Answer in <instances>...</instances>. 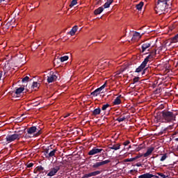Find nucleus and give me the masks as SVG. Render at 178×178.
<instances>
[{
  "mask_svg": "<svg viewBox=\"0 0 178 178\" xmlns=\"http://www.w3.org/2000/svg\"><path fill=\"white\" fill-rule=\"evenodd\" d=\"M172 0H158L155 7V11L159 15H162L166 12V9L170 8Z\"/></svg>",
  "mask_w": 178,
  "mask_h": 178,
  "instance_id": "f257e3e1",
  "label": "nucleus"
},
{
  "mask_svg": "<svg viewBox=\"0 0 178 178\" xmlns=\"http://www.w3.org/2000/svg\"><path fill=\"white\" fill-rule=\"evenodd\" d=\"M161 118L159 119L163 122V123H169L172 120H176V114L173 113L172 111H163L161 112Z\"/></svg>",
  "mask_w": 178,
  "mask_h": 178,
  "instance_id": "f03ea898",
  "label": "nucleus"
},
{
  "mask_svg": "<svg viewBox=\"0 0 178 178\" xmlns=\"http://www.w3.org/2000/svg\"><path fill=\"white\" fill-rule=\"evenodd\" d=\"M23 130L15 131L13 134L7 135L6 138V144L13 143V141H19L22 138Z\"/></svg>",
  "mask_w": 178,
  "mask_h": 178,
  "instance_id": "7ed1b4c3",
  "label": "nucleus"
},
{
  "mask_svg": "<svg viewBox=\"0 0 178 178\" xmlns=\"http://www.w3.org/2000/svg\"><path fill=\"white\" fill-rule=\"evenodd\" d=\"M152 58H154V56H152V54H149V56H147L145 58L144 61L141 63V65L138 68H136V72L140 73V72H143V70H144V69L145 68V66H147L148 62H149V60H152Z\"/></svg>",
  "mask_w": 178,
  "mask_h": 178,
  "instance_id": "20e7f679",
  "label": "nucleus"
},
{
  "mask_svg": "<svg viewBox=\"0 0 178 178\" xmlns=\"http://www.w3.org/2000/svg\"><path fill=\"white\" fill-rule=\"evenodd\" d=\"M52 145H50L47 148H46L44 151V155L47 159H49V158H52L53 156H55V154H56V151L58 149H54L53 150L49 151L50 149H52Z\"/></svg>",
  "mask_w": 178,
  "mask_h": 178,
  "instance_id": "39448f33",
  "label": "nucleus"
},
{
  "mask_svg": "<svg viewBox=\"0 0 178 178\" xmlns=\"http://www.w3.org/2000/svg\"><path fill=\"white\" fill-rule=\"evenodd\" d=\"M41 87V83L38 81L31 82V79L27 83L26 86V90H38Z\"/></svg>",
  "mask_w": 178,
  "mask_h": 178,
  "instance_id": "423d86ee",
  "label": "nucleus"
},
{
  "mask_svg": "<svg viewBox=\"0 0 178 178\" xmlns=\"http://www.w3.org/2000/svg\"><path fill=\"white\" fill-rule=\"evenodd\" d=\"M59 170H60V167L59 165H56V167L51 168L49 172L47 174V176H49V177H52L53 176H55L56 172H59Z\"/></svg>",
  "mask_w": 178,
  "mask_h": 178,
  "instance_id": "0eeeda50",
  "label": "nucleus"
},
{
  "mask_svg": "<svg viewBox=\"0 0 178 178\" xmlns=\"http://www.w3.org/2000/svg\"><path fill=\"white\" fill-rule=\"evenodd\" d=\"M104 151V149H98L97 147H93L90 151L88 152V155H95L97 154H101Z\"/></svg>",
  "mask_w": 178,
  "mask_h": 178,
  "instance_id": "6e6552de",
  "label": "nucleus"
},
{
  "mask_svg": "<svg viewBox=\"0 0 178 178\" xmlns=\"http://www.w3.org/2000/svg\"><path fill=\"white\" fill-rule=\"evenodd\" d=\"M22 92H24V90H13L12 92H10V94H11L12 97H14L15 98H17L19 97H21V94Z\"/></svg>",
  "mask_w": 178,
  "mask_h": 178,
  "instance_id": "1a4fd4ad",
  "label": "nucleus"
},
{
  "mask_svg": "<svg viewBox=\"0 0 178 178\" xmlns=\"http://www.w3.org/2000/svg\"><path fill=\"white\" fill-rule=\"evenodd\" d=\"M98 175H101V171L97 170L92 172H90L88 174H85L82 178H88V177H92L94 176H98Z\"/></svg>",
  "mask_w": 178,
  "mask_h": 178,
  "instance_id": "9d476101",
  "label": "nucleus"
},
{
  "mask_svg": "<svg viewBox=\"0 0 178 178\" xmlns=\"http://www.w3.org/2000/svg\"><path fill=\"white\" fill-rule=\"evenodd\" d=\"M109 149H114V151H118L120 149L121 145L120 143H111L108 145Z\"/></svg>",
  "mask_w": 178,
  "mask_h": 178,
  "instance_id": "9b49d317",
  "label": "nucleus"
},
{
  "mask_svg": "<svg viewBox=\"0 0 178 178\" xmlns=\"http://www.w3.org/2000/svg\"><path fill=\"white\" fill-rule=\"evenodd\" d=\"M37 127L35 126H33V127H31L29 128H28V130H27V134H34L35 133V131H37Z\"/></svg>",
  "mask_w": 178,
  "mask_h": 178,
  "instance_id": "f8f14e48",
  "label": "nucleus"
},
{
  "mask_svg": "<svg viewBox=\"0 0 178 178\" xmlns=\"http://www.w3.org/2000/svg\"><path fill=\"white\" fill-rule=\"evenodd\" d=\"M141 38V35L138 32H135L132 37V41H138Z\"/></svg>",
  "mask_w": 178,
  "mask_h": 178,
  "instance_id": "ddd939ff",
  "label": "nucleus"
},
{
  "mask_svg": "<svg viewBox=\"0 0 178 178\" xmlns=\"http://www.w3.org/2000/svg\"><path fill=\"white\" fill-rule=\"evenodd\" d=\"M57 79L56 75L55 74H50L47 76V81L48 83H54L55 80Z\"/></svg>",
  "mask_w": 178,
  "mask_h": 178,
  "instance_id": "4468645a",
  "label": "nucleus"
},
{
  "mask_svg": "<svg viewBox=\"0 0 178 178\" xmlns=\"http://www.w3.org/2000/svg\"><path fill=\"white\" fill-rule=\"evenodd\" d=\"M154 149H155V148L154 147H150L147 149V152L143 154L144 158H147V156H149V155H151V154H152V152H154Z\"/></svg>",
  "mask_w": 178,
  "mask_h": 178,
  "instance_id": "2eb2a0df",
  "label": "nucleus"
},
{
  "mask_svg": "<svg viewBox=\"0 0 178 178\" xmlns=\"http://www.w3.org/2000/svg\"><path fill=\"white\" fill-rule=\"evenodd\" d=\"M102 90H95V91L92 92L90 93V95H92V97H98L100 94H102L104 92H101Z\"/></svg>",
  "mask_w": 178,
  "mask_h": 178,
  "instance_id": "dca6fc26",
  "label": "nucleus"
},
{
  "mask_svg": "<svg viewBox=\"0 0 178 178\" xmlns=\"http://www.w3.org/2000/svg\"><path fill=\"white\" fill-rule=\"evenodd\" d=\"M120 97H122V95L117 97L113 102V105H120L122 104V100H120Z\"/></svg>",
  "mask_w": 178,
  "mask_h": 178,
  "instance_id": "f3484780",
  "label": "nucleus"
},
{
  "mask_svg": "<svg viewBox=\"0 0 178 178\" xmlns=\"http://www.w3.org/2000/svg\"><path fill=\"white\" fill-rule=\"evenodd\" d=\"M151 47L150 43H145L142 45V52H145L146 49H148Z\"/></svg>",
  "mask_w": 178,
  "mask_h": 178,
  "instance_id": "a211bd4d",
  "label": "nucleus"
},
{
  "mask_svg": "<svg viewBox=\"0 0 178 178\" xmlns=\"http://www.w3.org/2000/svg\"><path fill=\"white\" fill-rule=\"evenodd\" d=\"M176 42H178V33L170 38V44H176Z\"/></svg>",
  "mask_w": 178,
  "mask_h": 178,
  "instance_id": "6ab92c4d",
  "label": "nucleus"
},
{
  "mask_svg": "<svg viewBox=\"0 0 178 178\" xmlns=\"http://www.w3.org/2000/svg\"><path fill=\"white\" fill-rule=\"evenodd\" d=\"M104 12V8L103 7H99L97 9H96L94 12L95 15H101Z\"/></svg>",
  "mask_w": 178,
  "mask_h": 178,
  "instance_id": "aec40b11",
  "label": "nucleus"
},
{
  "mask_svg": "<svg viewBox=\"0 0 178 178\" xmlns=\"http://www.w3.org/2000/svg\"><path fill=\"white\" fill-rule=\"evenodd\" d=\"M138 178H152V174L149 172L145 173L143 175L138 176Z\"/></svg>",
  "mask_w": 178,
  "mask_h": 178,
  "instance_id": "412c9836",
  "label": "nucleus"
},
{
  "mask_svg": "<svg viewBox=\"0 0 178 178\" xmlns=\"http://www.w3.org/2000/svg\"><path fill=\"white\" fill-rule=\"evenodd\" d=\"M78 29V26H74L72 30L70 31V35H74L77 31Z\"/></svg>",
  "mask_w": 178,
  "mask_h": 178,
  "instance_id": "4be33fe9",
  "label": "nucleus"
},
{
  "mask_svg": "<svg viewBox=\"0 0 178 178\" xmlns=\"http://www.w3.org/2000/svg\"><path fill=\"white\" fill-rule=\"evenodd\" d=\"M100 113H101V108H95L92 111L93 116H97V115H99Z\"/></svg>",
  "mask_w": 178,
  "mask_h": 178,
  "instance_id": "5701e85b",
  "label": "nucleus"
},
{
  "mask_svg": "<svg viewBox=\"0 0 178 178\" xmlns=\"http://www.w3.org/2000/svg\"><path fill=\"white\" fill-rule=\"evenodd\" d=\"M144 6V2L140 1L138 4L136 5V8L138 10H141Z\"/></svg>",
  "mask_w": 178,
  "mask_h": 178,
  "instance_id": "b1692460",
  "label": "nucleus"
},
{
  "mask_svg": "<svg viewBox=\"0 0 178 178\" xmlns=\"http://www.w3.org/2000/svg\"><path fill=\"white\" fill-rule=\"evenodd\" d=\"M40 134H42V129L40 128V127H38L37 131H35V136L38 137V136H40Z\"/></svg>",
  "mask_w": 178,
  "mask_h": 178,
  "instance_id": "393cba45",
  "label": "nucleus"
},
{
  "mask_svg": "<svg viewBox=\"0 0 178 178\" xmlns=\"http://www.w3.org/2000/svg\"><path fill=\"white\" fill-rule=\"evenodd\" d=\"M101 166L100 162H97L92 165V169H98Z\"/></svg>",
  "mask_w": 178,
  "mask_h": 178,
  "instance_id": "a878e982",
  "label": "nucleus"
},
{
  "mask_svg": "<svg viewBox=\"0 0 178 178\" xmlns=\"http://www.w3.org/2000/svg\"><path fill=\"white\" fill-rule=\"evenodd\" d=\"M108 163H111V160L108 159L100 162L101 166H104V165H108Z\"/></svg>",
  "mask_w": 178,
  "mask_h": 178,
  "instance_id": "bb28decb",
  "label": "nucleus"
},
{
  "mask_svg": "<svg viewBox=\"0 0 178 178\" xmlns=\"http://www.w3.org/2000/svg\"><path fill=\"white\" fill-rule=\"evenodd\" d=\"M117 122H119V123L122 122H124V120H126V117H119L115 120Z\"/></svg>",
  "mask_w": 178,
  "mask_h": 178,
  "instance_id": "cd10ccee",
  "label": "nucleus"
},
{
  "mask_svg": "<svg viewBox=\"0 0 178 178\" xmlns=\"http://www.w3.org/2000/svg\"><path fill=\"white\" fill-rule=\"evenodd\" d=\"M134 161H136L135 157L130 158V159H126L124 160V162L126 163L127 162H134Z\"/></svg>",
  "mask_w": 178,
  "mask_h": 178,
  "instance_id": "c85d7f7f",
  "label": "nucleus"
},
{
  "mask_svg": "<svg viewBox=\"0 0 178 178\" xmlns=\"http://www.w3.org/2000/svg\"><path fill=\"white\" fill-rule=\"evenodd\" d=\"M75 5H77V0H72L70 4V8H73Z\"/></svg>",
  "mask_w": 178,
  "mask_h": 178,
  "instance_id": "c756f323",
  "label": "nucleus"
},
{
  "mask_svg": "<svg viewBox=\"0 0 178 178\" xmlns=\"http://www.w3.org/2000/svg\"><path fill=\"white\" fill-rule=\"evenodd\" d=\"M166 158H168V154H163L161 158L160 159L161 162H163V161H165Z\"/></svg>",
  "mask_w": 178,
  "mask_h": 178,
  "instance_id": "7c9ffc66",
  "label": "nucleus"
},
{
  "mask_svg": "<svg viewBox=\"0 0 178 178\" xmlns=\"http://www.w3.org/2000/svg\"><path fill=\"white\" fill-rule=\"evenodd\" d=\"M60 62H65L69 59V56H64L63 57H60Z\"/></svg>",
  "mask_w": 178,
  "mask_h": 178,
  "instance_id": "2f4dec72",
  "label": "nucleus"
},
{
  "mask_svg": "<svg viewBox=\"0 0 178 178\" xmlns=\"http://www.w3.org/2000/svg\"><path fill=\"white\" fill-rule=\"evenodd\" d=\"M109 106H111V105H109V104H106L103 105V106L102 108V111H106V108H109Z\"/></svg>",
  "mask_w": 178,
  "mask_h": 178,
  "instance_id": "473e14b6",
  "label": "nucleus"
},
{
  "mask_svg": "<svg viewBox=\"0 0 178 178\" xmlns=\"http://www.w3.org/2000/svg\"><path fill=\"white\" fill-rule=\"evenodd\" d=\"M27 81H30V77L25 76L22 79V83H27Z\"/></svg>",
  "mask_w": 178,
  "mask_h": 178,
  "instance_id": "72a5a7b5",
  "label": "nucleus"
},
{
  "mask_svg": "<svg viewBox=\"0 0 178 178\" xmlns=\"http://www.w3.org/2000/svg\"><path fill=\"white\" fill-rule=\"evenodd\" d=\"M143 145H140L138 147H136V152H138V151H141V149H143V147H142Z\"/></svg>",
  "mask_w": 178,
  "mask_h": 178,
  "instance_id": "f704fd0d",
  "label": "nucleus"
},
{
  "mask_svg": "<svg viewBox=\"0 0 178 178\" xmlns=\"http://www.w3.org/2000/svg\"><path fill=\"white\" fill-rule=\"evenodd\" d=\"M141 156H144V154H138L137 156H136L134 158H135V161L138 159L139 158H141Z\"/></svg>",
  "mask_w": 178,
  "mask_h": 178,
  "instance_id": "c9c22d12",
  "label": "nucleus"
},
{
  "mask_svg": "<svg viewBox=\"0 0 178 178\" xmlns=\"http://www.w3.org/2000/svg\"><path fill=\"white\" fill-rule=\"evenodd\" d=\"M36 169H37V170H38V172H41V170H44V167L40 165V166H38V167L36 168Z\"/></svg>",
  "mask_w": 178,
  "mask_h": 178,
  "instance_id": "e433bc0d",
  "label": "nucleus"
},
{
  "mask_svg": "<svg viewBox=\"0 0 178 178\" xmlns=\"http://www.w3.org/2000/svg\"><path fill=\"white\" fill-rule=\"evenodd\" d=\"M109 6H111V4H109V3L108 2H106L105 3H104V8H105V9H106L107 8H109Z\"/></svg>",
  "mask_w": 178,
  "mask_h": 178,
  "instance_id": "4c0bfd02",
  "label": "nucleus"
},
{
  "mask_svg": "<svg viewBox=\"0 0 178 178\" xmlns=\"http://www.w3.org/2000/svg\"><path fill=\"white\" fill-rule=\"evenodd\" d=\"M106 87V83H105L103 86H102L100 88H97L96 90H104Z\"/></svg>",
  "mask_w": 178,
  "mask_h": 178,
  "instance_id": "58836bf2",
  "label": "nucleus"
},
{
  "mask_svg": "<svg viewBox=\"0 0 178 178\" xmlns=\"http://www.w3.org/2000/svg\"><path fill=\"white\" fill-rule=\"evenodd\" d=\"M139 80H140V77L137 76V77L134 78L133 81H134V83H137V82H138Z\"/></svg>",
  "mask_w": 178,
  "mask_h": 178,
  "instance_id": "ea45409f",
  "label": "nucleus"
},
{
  "mask_svg": "<svg viewBox=\"0 0 178 178\" xmlns=\"http://www.w3.org/2000/svg\"><path fill=\"white\" fill-rule=\"evenodd\" d=\"M33 166H34V163H27L26 165L27 168H33Z\"/></svg>",
  "mask_w": 178,
  "mask_h": 178,
  "instance_id": "a19ab883",
  "label": "nucleus"
},
{
  "mask_svg": "<svg viewBox=\"0 0 178 178\" xmlns=\"http://www.w3.org/2000/svg\"><path fill=\"white\" fill-rule=\"evenodd\" d=\"M157 175H159V176H161V177L162 178H166V175H165L163 173L158 172Z\"/></svg>",
  "mask_w": 178,
  "mask_h": 178,
  "instance_id": "79ce46f5",
  "label": "nucleus"
},
{
  "mask_svg": "<svg viewBox=\"0 0 178 178\" xmlns=\"http://www.w3.org/2000/svg\"><path fill=\"white\" fill-rule=\"evenodd\" d=\"M129 144H130V140H126L123 143V145H124V147L129 145Z\"/></svg>",
  "mask_w": 178,
  "mask_h": 178,
  "instance_id": "37998d69",
  "label": "nucleus"
},
{
  "mask_svg": "<svg viewBox=\"0 0 178 178\" xmlns=\"http://www.w3.org/2000/svg\"><path fill=\"white\" fill-rule=\"evenodd\" d=\"M166 130H168V128H162V129H161V134H163V133H165V131H166Z\"/></svg>",
  "mask_w": 178,
  "mask_h": 178,
  "instance_id": "c03bdc74",
  "label": "nucleus"
},
{
  "mask_svg": "<svg viewBox=\"0 0 178 178\" xmlns=\"http://www.w3.org/2000/svg\"><path fill=\"white\" fill-rule=\"evenodd\" d=\"M159 92H161V90H155L154 91V94H159Z\"/></svg>",
  "mask_w": 178,
  "mask_h": 178,
  "instance_id": "a18cd8bd",
  "label": "nucleus"
},
{
  "mask_svg": "<svg viewBox=\"0 0 178 178\" xmlns=\"http://www.w3.org/2000/svg\"><path fill=\"white\" fill-rule=\"evenodd\" d=\"M106 2H108L110 5H112L113 0H107Z\"/></svg>",
  "mask_w": 178,
  "mask_h": 178,
  "instance_id": "49530a36",
  "label": "nucleus"
},
{
  "mask_svg": "<svg viewBox=\"0 0 178 178\" xmlns=\"http://www.w3.org/2000/svg\"><path fill=\"white\" fill-rule=\"evenodd\" d=\"M152 178H159V177L152 174Z\"/></svg>",
  "mask_w": 178,
  "mask_h": 178,
  "instance_id": "de8ad7c7",
  "label": "nucleus"
},
{
  "mask_svg": "<svg viewBox=\"0 0 178 178\" xmlns=\"http://www.w3.org/2000/svg\"><path fill=\"white\" fill-rule=\"evenodd\" d=\"M136 166H137L138 168H140V166H141V163H138L136 164Z\"/></svg>",
  "mask_w": 178,
  "mask_h": 178,
  "instance_id": "09e8293b",
  "label": "nucleus"
},
{
  "mask_svg": "<svg viewBox=\"0 0 178 178\" xmlns=\"http://www.w3.org/2000/svg\"><path fill=\"white\" fill-rule=\"evenodd\" d=\"M145 70H147V69H145V70L143 71V72H142V74H143V75L145 74Z\"/></svg>",
  "mask_w": 178,
  "mask_h": 178,
  "instance_id": "8fccbe9b",
  "label": "nucleus"
},
{
  "mask_svg": "<svg viewBox=\"0 0 178 178\" xmlns=\"http://www.w3.org/2000/svg\"><path fill=\"white\" fill-rule=\"evenodd\" d=\"M2 78V72L0 71V80Z\"/></svg>",
  "mask_w": 178,
  "mask_h": 178,
  "instance_id": "3c124183",
  "label": "nucleus"
},
{
  "mask_svg": "<svg viewBox=\"0 0 178 178\" xmlns=\"http://www.w3.org/2000/svg\"><path fill=\"white\" fill-rule=\"evenodd\" d=\"M17 90H24V88L20 87V88H18Z\"/></svg>",
  "mask_w": 178,
  "mask_h": 178,
  "instance_id": "603ef678",
  "label": "nucleus"
},
{
  "mask_svg": "<svg viewBox=\"0 0 178 178\" xmlns=\"http://www.w3.org/2000/svg\"><path fill=\"white\" fill-rule=\"evenodd\" d=\"M5 0H0V3H1L2 2H3Z\"/></svg>",
  "mask_w": 178,
  "mask_h": 178,
  "instance_id": "864d4df0",
  "label": "nucleus"
},
{
  "mask_svg": "<svg viewBox=\"0 0 178 178\" xmlns=\"http://www.w3.org/2000/svg\"><path fill=\"white\" fill-rule=\"evenodd\" d=\"M37 172H38V170H36V171L35 170L33 172L37 173Z\"/></svg>",
  "mask_w": 178,
  "mask_h": 178,
  "instance_id": "5fc2aeb1",
  "label": "nucleus"
},
{
  "mask_svg": "<svg viewBox=\"0 0 178 178\" xmlns=\"http://www.w3.org/2000/svg\"><path fill=\"white\" fill-rule=\"evenodd\" d=\"M175 141H178V138H175Z\"/></svg>",
  "mask_w": 178,
  "mask_h": 178,
  "instance_id": "6e6d98bb",
  "label": "nucleus"
},
{
  "mask_svg": "<svg viewBox=\"0 0 178 178\" xmlns=\"http://www.w3.org/2000/svg\"><path fill=\"white\" fill-rule=\"evenodd\" d=\"M90 90H94V88H92H92H90Z\"/></svg>",
  "mask_w": 178,
  "mask_h": 178,
  "instance_id": "4d7b16f0",
  "label": "nucleus"
},
{
  "mask_svg": "<svg viewBox=\"0 0 178 178\" xmlns=\"http://www.w3.org/2000/svg\"><path fill=\"white\" fill-rule=\"evenodd\" d=\"M67 116H69V114L67 115H65V118H67Z\"/></svg>",
  "mask_w": 178,
  "mask_h": 178,
  "instance_id": "13d9d810",
  "label": "nucleus"
},
{
  "mask_svg": "<svg viewBox=\"0 0 178 178\" xmlns=\"http://www.w3.org/2000/svg\"><path fill=\"white\" fill-rule=\"evenodd\" d=\"M132 172H133V170H130V172L131 173Z\"/></svg>",
  "mask_w": 178,
  "mask_h": 178,
  "instance_id": "bf43d9fd",
  "label": "nucleus"
},
{
  "mask_svg": "<svg viewBox=\"0 0 178 178\" xmlns=\"http://www.w3.org/2000/svg\"><path fill=\"white\" fill-rule=\"evenodd\" d=\"M129 148H131V145H129Z\"/></svg>",
  "mask_w": 178,
  "mask_h": 178,
  "instance_id": "052dcab7",
  "label": "nucleus"
}]
</instances>
